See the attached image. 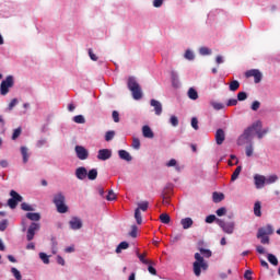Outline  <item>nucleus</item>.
<instances>
[{"label":"nucleus","mask_w":280,"mask_h":280,"mask_svg":"<svg viewBox=\"0 0 280 280\" xmlns=\"http://www.w3.org/2000/svg\"><path fill=\"white\" fill-rule=\"evenodd\" d=\"M72 121H74V124H86V119L84 118L83 115H77L72 118Z\"/></svg>","instance_id":"obj_41"},{"label":"nucleus","mask_w":280,"mask_h":280,"mask_svg":"<svg viewBox=\"0 0 280 280\" xmlns=\"http://www.w3.org/2000/svg\"><path fill=\"white\" fill-rule=\"evenodd\" d=\"M184 58L189 61L196 60V54H194V50L187 49L184 54Z\"/></svg>","instance_id":"obj_31"},{"label":"nucleus","mask_w":280,"mask_h":280,"mask_svg":"<svg viewBox=\"0 0 280 280\" xmlns=\"http://www.w3.org/2000/svg\"><path fill=\"white\" fill-rule=\"evenodd\" d=\"M25 217L26 220H31V222H40V213L38 212H27Z\"/></svg>","instance_id":"obj_24"},{"label":"nucleus","mask_w":280,"mask_h":280,"mask_svg":"<svg viewBox=\"0 0 280 280\" xmlns=\"http://www.w3.org/2000/svg\"><path fill=\"white\" fill-rule=\"evenodd\" d=\"M88 170L84 166H80L75 168L74 176L78 178V180H86L88 178Z\"/></svg>","instance_id":"obj_17"},{"label":"nucleus","mask_w":280,"mask_h":280,"mask_svg":"<svg viewBox=\"0 0 280 280\" xmlns=\"http://www.w3.org/2000/svg\"><path fill=\"white\" fill-rule=\"evenodd\" d=\"M199 54L200 56H211V49H209L208 47H201L199 49Z\"/></svg>","instance_id":"obj_50"},{"label":"nucleus","mask_w":280,"mask_h":280,"mask_svg":"<svg viewBox=\"0 0 280 280\" xmlns=\"http://www.w3.org/2000/svg\"><path fill=\"white\" fill-rule=\"evenodd\" d=\"M202 270H209V264L207 262L192 264V271L196 277H200V275H202Z\"/></svg>","instance_id":"obj_10"},{"label":"nucleus","mask_w":280,"mask_h":280,"mask_svg":"<svg viewBox=\"0 0 280 280\" xmlns=\"http://www.w3.org/2000/svg\"><path fill=\"white\" fill-rule=\"evenodd\" d=\"M150 106H152V108H154V113L158 117H161V115H163V104H161L160 101L154 100V98L151 100Z\"/></svg>","instance_id":"obj_16"},{"label":"nucleus","mask_w":280,"mask_h":280,"mask_svg":"<svg viewBox=\"0 0 280 280\" xmlns=\"http://www.w3.org/2000/svg\"><path fill=\"white\" fill-rule=\"evenodd\" d=\"M260 106H261V103L259 101H254L252 103L250 108L256 112V110H259Z\"/></svg>","instance_id":"obj_61"},{"label":"nucleus","mask_w":280,"mask_h":280,"mask_svg":"<svg viewBox=\"0 0 280 280\" xmlns=\"http://www.w3.org/2000/svg\"><path fill=\"white\" fill-rule=\"evenodd\" d=\"M225 139H226V135L224 133V129H218L215 132L217 145H222Z\"/></svg>","instance_id":"obj_19"},{"label":"nucleus","mask_w":280,"mask_h":280,"mask_svg":"<svg viewBox=\"0 0 280 280\" xmlns=\"http://www.w3.org/2000/svg\"><path fill=\"white\" fill-rule=\"evenodd\" d=\"M8 224H9L8 219L0 221V231L1 232L5 231V229H8Z\"/></svg>","instance_id":"obj_60"},{"label":"nucleus","mask_w":280,"mask_h":280,"mask_svg":"<svg viewBox=\"0 0 280 280\" xmlns=\"http://www.w3.org/2000/svg\"><path fill=\"white\" fill-rule=\"evenodd\" d=\"M246 143L247 145L253 143V133L250 132V129H245L236 140L237 145H246Z\"/></svg>","instance_id":"obj_4"},{"label":"nucleus","mask_w":280,"mask_h":280,"mask_svg":"<svg viewBox=\"0 0 280 280\" xmlns=\"http://www.w3.org/2000/svg\"><path fill=\"white\" fill-rule=\"evenodd\" d=\"M253 152H255V148L253 147V142H250L245 148V154H246V156L250 158V156H253Z\"/></svg>","instance_id":"obj_40"},{"label":"nucleus","mask_w":280,"mask_h":280,"mask_svg":"<svg viewBox=\"0 0 280 280\" xmlns=\"http://www.w3.org/2000/svg\"><path fill=\"white\" fill-rule=\"evenodd\" d=\"M84 226L82 219L80 217H72L69 221V228L71 231H80Z\"/></svg>","instance_id":"obj_9"},{"label":"nucleus","mask_w":280,"mask_h":280,"mask_svg":"<svg viewBox=\"0 0 280 280\" xmlns=\"http://www.w3.org/2000/svg\"><path fill=\"white\" fill-rule=\"evenodd\" d=\"M118 156L119 159H121V161H126L127 163H130V161H132V155H130V153L124 149L118 151Z\"/></svg>","instance_id":"obj_21"},{"label":"nucleus","mask_w":280,"mask_h":280,"mask_svg":"<svg viewBox=\"0 0 280 280\" xmlns=\"http://www.w3.org/2000/svg\"><path fill=\"white\" fill-rule=\"evenodd\" d=\"M21 209H22V211H34V208L32 206H30L27 202H22Z\"/></svg>","instance_id":"obj_58"},{"label":"nucleus","mask_w":280,"mask_h":280,"mask_svg":"<svg viewBox=\"0 0 280 280\" xmlns=\"http://www.w3.org/2000/svg\"><path fill=\"white\" fill-rule=\"evenodd\" d=\"M160 222H162V224H170V222H172V218L167 213H162L160 214Z\"/></svg>","instance_id":"obj_35"},{"label":"nucleus","mask_w":280,"mask_h":280,"mask_svg":"<svg viewBox=\"0 0 280 280\" xmlns=\"http://www.w3.org/2000/svg\"><path fill=\"white\" fill-rule=\"evenodd\" d=\"M11 272H12V275H13V277L15 278V279H18V280H21L22 279V276H21V271H19V269H16V268H11Z\"/></svg>","instance_id":"obj_55"},{"label":"nucleus","mask_w":280,"mask_h":280,"mask_svg":"<svg viewBox=\"0 0 280 280\" xmlns=\"http://www.w3.org/2000/svg\"><path fill=\"white\" fill-rule=\"evenodd\" d=\"M267 259L269 264H271V266H279V259H277V256H275L273 254H268Z\"/></svg>","instance_id":"obj_36"},{"label":"nucleus","mask_w":280,"mask_h":280,"mask_svg":"<svg viewBox=\"0 0 280 280\" xmlns=\"http://www.w3.org/2000/svg\"><path fill=\"white\" fill-rule=\"evenodd\" d=\"M279 177L277 175H270L268 178H266V184L267 185H272V183H277Z\"/></svg>","instance_id":"obj_54"},{"label":"nucleus","mask_w":280,"mask_h":280,"mask_svg":"<svg viewBox=\"0 0 280 280\" xmlns=\"http://www.w3.org/2000/svg\"><path fill=\"white\" fill-rule=\"evenodd\" d=\"M147 254H140L139 252H136V257H138L139 261H141V264H143L144 266H149V264H152L151 260H148L145 258Z\"/></svg>","instance_id":"obj_27"},{"label":"nucleus","mask_w":280,"mask_h":280,"mask_svg":"<svg viewBox=\"0 0 280 280\" xmlns=\"http://www.w3.org/2000/svg\"><path fill=\"white\" fill-rule=\"evenodd\" d=\"M171 82L174 89H180V79L176 70L171 71Z\"/></svg>","instance_id":"obj_18"},{"label":"nucleus","mask_w":280,"mask_h":280,"mask_svg":"<svg viewBox=\"0 0 280 280\" xmlns=\"http://www.w3.org/2000/svg\"><path fill=\"white\" fill-rule=\"evenodd\" d=\"M218 226H220L223 233H226L228 235H233V233H235V222L233 221L225 222L222 219L218 220Z\"/></svg>","instance_id":"obj_5"},{"label":"nucleus","mask_w":280,"mask_h":280,"mask_svg":"<svg viewBox=\"0 0 280 280\" xmlns=\"http://www.w3.org/2000/svg\"><path fill=\"white\" fill-rule=\"evenodd\" d=\"M20 152L22 155V163L26 165V163H30V158L32 156V152L30 151V148L22 145L20 148Z\"/></svg>","instance_id":"obj_15"},{"label":"nucleus","mask_w":280,"mask_h":280,"mask_svg":"<svg viewBox=\"0 0 280 280\" xmlns=\"http://www.w3.org/2000/svg\"><path fill=\"white\" fill-rule=\"evenodd\" d=\"M39 259H42L43 264H49V255H47L45 252L39 253Z\"/></svg>","instance_id":"obj_46"},{"label":"nucleus","mask_w":280,"mask_h":280,"mask_svg":"<svg viewBox=\"0 0 280 280\" xmlns=\"http://www.w3.org/2000/svg\"><path fill=\"white\" fill-rule=\"evenodd\" d=\"M262 122L261 120H256L252 124V126L247 127L246 129L253 135V132H257V130H261Z\"/></svg>","instance_id":"obj_22"},{"label":"nucleus","mask_w":280,"mask_h":280,"mask_svg":"<svg viewBox=\"0 0 280 280\" xmlns=\"http://www.w3.org/2000/svg\"><path fill=\"white\" fill-rule=\"evenodd\" d=\"M230 91H237V89H240V81L237 80H234L230 83V86H229Z\"/></svg>","instance_id":"obj_45"},{"label":"nucleus","mask_w":280,"mask_h":280,"mask_svg":"<svg viewBox=\"0 0 280 280\" xmlns=\"http://www.w3.org/2000/svg\"><path fill=\"white\" fill-rule=\"evenodd\" d=\"M200 254L206 257L207 259H209V257H211L213 255V253L211 252V249H206V248H199Z\"/></svg>","instance_id":"obj_42"},{"label":"nucleus","mask_w":280,"mask_h":280,"mask_svg":"<svg viewBox=\"0 0 280 280\" xmlns=\"http://www.w3.org/2000/svg\"><path fill=\"white\" fill-rule=\"evenodd\" d=\"M21 132H23V129L21 127H18L13 130L12 140L16 141L19 137H21Z\"/></svg>","instance_id":"obj_43"},{"label":"nucleus","mask_w":280,"mask_h":280,"mask_svg":"<svg viewBox=\"0 0 280 280\" xmlns=\"http://www.w3.org/2000/svg\"><path fill=\"white\" fill-rule=\"evenodd\" d=\"M268 130H269L268 128L262 129V130H261V129H260V130H257V131H256L257 138H258V139H264V136H265V135H268Z\"/></svg>","instance_id":"obj_56"},{"label":"nucleus","mask_w":280,"mask_h":280,"mask_svg":"<svg viewBox=\"0 0 280 280\" xmlns=\"http://www.w3.org/2000/svg\"><path fill=\"white\" fill-rule=\"evenodd\" d=\"M170 124H171L174 128H176V126H178V117H176V116H171V118H170Z\"/></svg>","instance_id":"obj_62"},{"label":"nucleus","mask_w":280,"mask_h":280,"mask_svg":"<svg viewBox=\"0 0 280 280\" xmlns=\"http://www.w3.org/2000/svg\"><path fill=\"white\" fill-rule=\"evenodd\" d=\"M37 231H40V223L32 222L26 231L27 242H32V240H34Z\"/></svg>","instance_id":"obj_7"},{"label":"nucleus","mask_w":280,"mask_h":280,"mask_svg":"<svg viewBox=\"0 0 280 280\" xmlns=\"http://www.w3.org/2000/svg\"><path fill=\"white\" fill-rule=\"evenodd\" d=\"M166 167H175L177 172H183V166L178 165L176 159H171L168 162H166Z\"/></svg>","instance_id":"obj_25"},{"label":"nucleus","mask_w":280,"mask_h":280,"mask_svg":"<svg viewBox=\"0 0 280 280\" xmlns=\"http://www.w3.org/2000/svg\"><path fill=\"white\" fill-rule=\"evenodd\" d=\"M51 253L52 255H56L58 253V241L56 238H51Z\"/></svg>","instance_id":"obj_47"},{"label":"nucleus","mask_w":280,"mask_h":280,"mask_svg":"<svg viewBox=\"0 0 280 280\" xmlns=\"http://www.w3.org/2000/svg\"><path fill=\"white\" fill-rule=\"evenodd\" d=\"M240 174H242V166H237L235 168V171L233 172V174L231 176L232 183H234V180H237V178H240Z\"/></svg>","instance_id":"obj_37"},{"label":"nucleus","mask_w":280,"mask_h":280,"mask_svg":"<svg viewBox=\"0 0 280 280\" xmlns=\"http://www.w3.org/2000/svg\"><path fill=\"white\" fill-rule=\"evenodd\" d=\"M149 205L150 203L148 201H142V202L138 203L139 211H148Z\"/></svg>","instance_id":"obj_51"},{"label":"nucleus","mask_w":280,"mask_h":280,"mask_svg":"<svg viewBox=\"0 0 280 280\" xmlns=\"http://www.w3.org/2000/svg\"><path fill=\"white\" fill-rule=\"evenodd\" d=\"M212 200H213V202H215V203L222 202V200H224V194L214 191V192L212 194Z\"/></svg>","instance_id":"obj_28"},{"label":"nucleus","mask_w":280,"mask_h":280,"mask_svg":"<svg viewBox=\"0 0 280 280\" xmlns=\"http://www.w3.org/2000/svg\"><path fill=\"white\" fill-rule=\"evenodd\" d=\"M180 224L184 230L191 229V226H194V220L187 217L180 220Z\"/></svg>","instance_id":"obj_23"},{"label":"nucleus","mask_w":280,"mask_h":280,"mask_svg":"<svg viewBox=\"0 0 280 280\" xmlns=\"http://www.w3.org/2000/svg\"><path fill=\"white\" fill-rule=\"evenodd\" d=\"M210 106H212L213 110H224V103H218L215 101H210Z\"/></svg>","instance_id":"obj_30"},{"label":"nucleus","mask_w":280,"mask_h":280,"mask_svg":"<svg viewBox=\"0 0 280 280\" xmlns=\"http://www.w3.org/2000/svg\"><path fill=\"white\" fill-rule=\"evenodd\" d=\"M272 233H275V228H272L271 224H267L266 226L258 229L256 237H264V235L270 236Z\"/></svg>","instance_id":"obj_11"},{"label":"nucleus","mask_w":280,"mask_h":280,"mask_svg":"<svg viewBox=\"0 0 280 280\" xmlns=\"http://www.w3.org/2000/svg\"><path fill=\"white\" fill-rule=\"evenodd\" d=\"M74 152L77 154V159L80 161H86V159H89V150L82 145H77L74 148Z\"/></svg>","instance_id":"obj_12"},{"label":"nucleus","mask_w":280,"mask_h":280,"mask_svg":"<svg viewBox=\"0 0 280 280\" xmlns=\"http://www.w3.org/2000/svg\"><path fill=\"white\" fill-rule=\"evenodd\" d=\"M142 136L144 139H154V131H152V128L150 126L144 125L142 127Z\"/></svg>","instance_id":"obj_20"},{"label":"nucleus","mask_w":280,"mask_h":280,"mask_svg":"<svg viewBox=\"0 0 280 280\" xmlns=\"http://www.w3.org/2000/svg\"><path fill=\"white\" fill-rule=\"evenodd\" d=\"M236 100L238 102H246V100H248V93H246V92H238Z\"/></svg>","instance_id":"obj_44"},{"label":"nucleus","mask_w":280,"mask_h":280,"mask_svg":"<svg viewBox=\"0 0 280 280\" xmlns=\"http://www.w3.org/2000/svg\"><path fill=\"white\" fill-rule=\"evenodd\" d=\"M138 232H139V228L136 224L131 225V231L129 232L130 237H133V238L137 237Z\"/></svg>","instance_id":"obj_53"},{"label":"nucleus","mask_w":280,"mask_h":280,"mask_svg":"<svg viewBox=\"0 0 280 280\" xmlns=\"http://www.w3.org/2000/svg\"><path fill=\"white\" fill-rule=\"evenodd\" d=\"M10 196L11 198L8 200V207H10V209H14L19 207V202H23V196L16 192V190H11Z\"/></svg>","instance_id":"obj_6"},{"label":"nucleus","mask_w":280,"mask_h":280,"mask_svg":"<svg viewBox=\"0 0 280 280\" xmlns=\"http://www.w3.org/2000/svg\"><path fill=\"white\" fill-rule=\"evenodd\" d=\"M67 198L65 197V192L58 191L52 197V202L58 211V213H67L69 211V207L65 203Z\"/></svg>","instance_id":"obj_1"},{"label":"nucleus","mask_w":280,"mask_h":280,"mask_svg":"<svg viewBox=\"0 0 280 280\" xmlns=\"http://www.w3.org/2000/svg\"><path fill=\"white\" fill-rule=\"evenodd\" d=\"M36 148H49V140L47 138H40L36 142Z\"/></svg>","instance_id":"obj_29"},{"label":"nucleus","mask_w":280,"mask_h":280,"mask_svg":"<svg viewBox=\"0 0 280 280\" xmlns=\"http://www.w3.org/2000/svg\"><path fill=\"white\" fill-rule=\"evenodd\" d=\"M191 128H194V130H199L200 127H198V118H191Z\"/></svg>","instance_id":"obj_64"},{"label":"nucleus","mask_w":280,"mask_h":280,"mask_svg":"<svg viewBox=\"0 0 280 280\" xmlns=\"http://www.w3.org/2000/svg\"><path fill=\"white\" fill-rule=\"evenodd\" d=\"M218 220H222V219H218V217H215V214H210V215L206 217L205 222H206V224H213V222H215V224H218Z\"/></svg>","instance_id":"obj_34"},{"label":"nucleus","mask_w":280,"mask_h":280,"mask_svg":"<svg viewBox=\"0 0 280 280\" xmlns=\"http://www.w3.org/2000/svg\"><path fill=\"white\" fill-rule=\"evenodd\" d=\"M257 240H260V244H270V236H266V235H262V236H256Z\"/></svg>","instance_id":"obj_57"},{"label":"nucleus","mask_w":280,"mask_h":280,"mask_svg":"<svg viewBox=\"0 0 280 280\" xmlns=\"http://www.w3.org/2000/svg\"><path fill=\"white\" fill-rule=\"evenodd\" d=\"M254 215H256V218H261V201H256L254 203Z\"/></svg>","instance_id":"obj_26"},{"label":"nucleus","mask_w":280,"mask_h":280,"mask_svg":"<svg viewBox=\"0 0 280 280\" xmlns=\"http://www.w3.org/2000/svg\"><path fill=\"white\" fill-rule=\"evenodd\" d=\"M115 139V131L109 130L105 133V141H113Z\"/></svg>","instance_id":"obj_52"},{"label":"nucleus","mask_w":280,"mask_h":280,"mask_svg":"<svg viewBox=\"0 0 280 280\" xmlns=\"http://www.w3.org/2000/svg\"><path fill=\"white\" fill-rule=\"evenodd\" d=\"M254 184L256 189H264V187H266V176L264 175H259V174H255L254 175Z\"/></svg>","instance_id":"obj_14"},{"label":"nucleus","mask_w":280,"mask_h":280,"mask_svg":"<svg viewBox=\"0 0 280 280\" xmlns=\"http://www.w3.org/2000/svg\"><path fill=\"white\" fill-rule=\"evenodd\" d=\"M245 78H254L255 84H259V82H261V79L264 78V74H261V71H259V69H250L245 72Z\"/></svg>","instance_id":"obj_8"},{"label":"nucleus","mask_w":280,"mask_h":280,"mask_svg":"<svg viewBox=\"0 0 280 280\" xmlns=\"http://www.w3.org/2000/svg\"><path fill=\"white\" fill-rule=\"evenodd\" d=\"M135 218H136L137 224L143 223V218L141 217V210H139V208H136L135 210Z\"/></svg>","instance_id":"obj_39"},{"label":"nucleus","mask_w":280,"mask_h":280,"mask_svg":"<svg viewBox=\"0 0 280 280\" xmlns=\"http://www.w3.org/2000/svg\"><path fill=\"white\" fill-rule=\"evenodd\" d=\"M130 244H128V242L122 241L120 244H118L117 248H116V253L119 254L122 250H127V248H129Z\"/></svg>","instance_id":"obj_32"},{"label":"nucleus","mask_w":280,"mask_h":280,"mask_svg":"<svg viewBox=\"0 0 280 280\" xmlns=\"http://www.w3.org/2000/svg\"><path fill=\"white\" fill-rule=\"evenodd\" d=\"M14 86V77L8 75L0 83V95H8L10 93V89Z\"/></svg>","instance_id":"obj_3"},{"label":"nucleus","mask_w":280,"mask_h":280,"mask_svg":"<svg viewBox=\"0 0 280 280\" xmlns=\"http://www.w3.org/2000/svg\"><path fill=\"white\" fill-rule=\"evenodd\" d=\"M113 156V150L110 149H101L97 152L96 159L98 161H108Z\"/></svg>","instance_id":"obj_13"},{"label":"nucleus","mask_w":280,"mask_h":280,"mask_svg":"<svg viewBox=\"0 0 280 280\" xmlns=\"http://www.w3.org/2000/svg\"><path fill=\"white\" fill-rule=\"evenodd\" d=\"M215 213L219 218H222V215H226V208L221 207L215 211Z\"/></svg>","instance_id":"obj_59"},{"label":"nucleus","mask_w":280,"mask_h":280,"mask_svg":"<svg viewBox=\"0 0 280 280\" xmlns=\"http://www.w3.org/2000/svg\"><path fill=\"white\" fill-rule=\"evenodd\" d=\"M89 180H95L97 178V168H92L88 171Z\"/></svg>","instance_id":"obj_38"},{"label":"nucleus","mask_w":280,"mask_h":280,"mask_svg":"<svg viewBox=\"0 0 280 280\" xmlns=\"http://www.w3.org/2000/svg\"><path fill=\"white\" fill-rule=\"evenodd\" d=\"M127 86L129 91H131L133 100H141V97H143V91H141V85H139V82H137V78L129 77Z\"/></svg>","instance_id":"obj_2"},{"label":"nucleus","mask_w":280,"mask_h":280,"mask_svg":"<svg viewBox=\"0 0 280 280\" xmlns=\"http://www.w3.org/2000/svg\"><path fill=\"white\" fill-rule=\"evenodd\" d=\"M195 264H207V261H205V257H202L200 253L195 254Z\"/></svg>","instance_id":"obj_48"},{"label":"nucleus","mask_w":280,"mask_h":280,"mask_svg":"<svg viewBox=\"0 0 280 280\" xmlns=\"http://www.w3.org/2000/svg\"><path fill=\"white\" fill-rule=\"evenodd\" d=\"M217 14H220V11H218V10L210 11L208 13V21H207V23H211V21H213V19H215Z\"/></svg>","instance_id":"obj_49"},{"label":"nucleus","mask_w":280,"mask_h":280,"mask_svg":"<svg viewBox=\"0 0 280 280\" xmlns=\"http://www.w3.org/2000/svg\"><path fill=\"white\" fill-rule=\"evenodd\" d=\"M187 95L189 97V100L196 101L198 100V91H196V89L190 88L187 92Z\"/></svg>","instance_id":"obj_33"},{"label":"nucleus","mask_w":280,"mask_h":280,"mask_svg":"<svg viewBox=\"0 0 280 280\" xmlns=\"http://www.w3.org/2000/svg\"><path fill=\"white\" fill-rule=\"evenodd\" d=\"M112 117L115 124H119V112L113 110Z\"/></svg>","instance_id":"obj_63"}]
</instances>
